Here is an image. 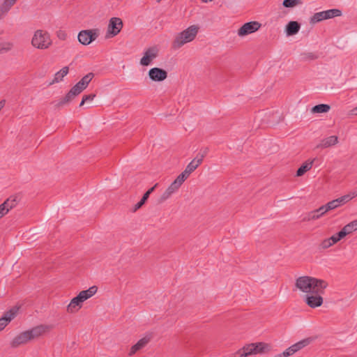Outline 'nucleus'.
I'll return each mask as SVG.
<instances>
[{"label": "nucleus", "instance_id": "72a5a7b5", "mask_svg": "<svg viewBox=\"0 0 357 357\" xmlns=\"http://www.w3.org/2000/svg\"><path fill=\"white\" fill-rule=\"evenodd\" d=\"M181 185L177 182L175 180L170 184V185L167 188V189L169 190V191H171L172 193H174L175 192H176L179 188L181 187Z\"/></svg>", "mask_w": 357, "mask_h": 357}, {"label": "nucleus", "instance_id": "f8f14e48", "mask_svg": "<svg viewBox=\"0 0 357 357\" xmlns=\"http://www.w3.org/2000/svg\"><path fill=\"white\" fill-rule=\"evenodd\" d=\"M149 78L153 82H162L167 77V72L160 68L154 67L148 73Z\"/></svg>", "mask_w": 357, "mask_h": 357}, {"label": "nucleus", "instance_id": "e433bc0d", "mask_svg": "<svg viewBox=\"0 0 357 357\" xmlns=\"http://www.w3.org/2000/svg\"><path fill=\"white\" fill-rule=\"evenodd\" d=\"M319 219V216L313 213V211L308 213L303 219V221H310Z\"/></svg>", "mask_w": 357, "mask_h": 357}, {"label": "nucleus", "instance_id": "49530a36", "mask_svg": "<svg viewBox=\"0 0 357 357\" xmlns=\"http://www.w3.org/2000/svg\"><path fill=\"white\" fill-rule=\"evenodd\" d=\"M336 234L340 241L344 237H345L347 235H348L347 232H346V231L343 228Z\"/></svg>", "mask_w": 357, "mask_h": 357}, {"label": "nucleus", "instance_id": "f257e3e1", "mask_svg": "<svg viewBox=\"0 0 357 357\" xmlns=\"http://www.w3.org/2000/svg\"><path fill=\"white\" fill-rule=\"evenodd\" d=\"M328 282L321 279L311 276H300L296 280L295 286L301 291L308 294L310 293H325Z\"/></svg>", "mask_w": 357, "mask_h": 357}, {"label": "nucleus", "instance_id": "ea45409f", "mask_svg": "<svg viewBox=\"0 0 357 357\" xmlns=\"http://www.w3.org/2000/svg\"><path fill=\"white\" fill-rule=\"evenodd\" d=\"M333 244L331 241L330 238H326L322 241V242L320 244V246L322 249H327L332 246Z\"/></svg>", "mask_w": 357, "mask_h": 357}, {"label": "nucleus", "instance_id": "9d476101", "mask_svg": "<svg viewBox=\"0 0 357 357\" xmlns=\"http://www.w3.org/2000/svg\"><path fill=\"white\" fill-rule=\"evenodd\" d=\"M159 53V49L157 46H152L146 50L144 56L140 59V64L143 66H149L153 59H155Z\"/></svg>", "mask_w": 357, "mask_h": 357}, {"label": "nucleus", "instance_id": "20e7f679", "mask_svg": "<svg viewBox=\"0 0 357 357\" xmlns=\"http://www.w3.org/2000/svg\"><path fill=\"white\" fill-rule=\"evenodd\" d=\"M342 15V11L339 9L333 8L314 13L310 18V23L315 24L324 20L331 19L335 17H339Z\"/></svg>", "mask_w": 357, "mask_h": 357}, {"label": "nucleus", "instance_id": "a878e982", "mask_svg": "<svg viewBox=\"0 0 357 357\" xmlns=\"http://www.w3.org/2000/svg\"><path fill=\"white\" fill-rule=\"evenodd\" d=\"M3 203L6 205L8 210H11L13 208H15L17 205V197L15 196H10L8 199H6Z\"/></svg>", "mask_w": 357, "mask_h": 357}, {"label": "nucleus", "instance_id": "37998d69", "mask_svg": "<svg viewBox=\"0 0 357 357\" xmlns=\"http://www.w3.org/2000/svg\"><path fill=\"white\" fill-rule=\"evenodd\" d=\"M8 212L9 210L3 202L1 204H0V213L3 214V215H6Z\"/></svg>", "mask_w": 357, "mask_h": 357}, {"label": "nucleus", "instance_id": "a18cd8bd", "mask_svg": "<svg viewBox=\"0 0 357 357\" xmlns=\"http://www.w3.org/2000/svg\"><path fill=\"white\" fill-rule=\"evenodd\" d=\"M343 229L346 231V232H347V234H349L351 233H352L353 231H354V229L353 227V226H351V223L349 222L348 223L347 225H346Z\"/></svg>", "mask_w": 357, "mask_h": 357}, {"label": "nucleus", "instance_id": "f03ea898", "mask_svg": "<svg viewBox=\"0 0 357 357\" xmlns=\"http://www.w3.org/2000/svg\"><path fill=\"white\" fill-rule=\"evenodd\" d=\"M198 26L192 25L183 31L177 33L172 42V49L174 50H179L185 44L192 41L195 38L198 33Z\"/></svg>", "mask_w": 357, "mask_h": 357}, {"label": "nucleus", "instance_id": "6e6d98bb", "mask_svg": "<svg viewBox=\"0 0 357 357\" xmlns=\"http://www.w3.org/2000/svg\"><path fill=\"white\" fill-rule=\"evenodd\" d=\"M5 102H6L5 100H2L0 101V111L4 107Z\"/></svg>", "mask_w": 357, "mask_h": 357}, {"label": "nucleus", "instance_id": "5701e85b", "mask_svg": "<svg viewBox=\"0 0 357 357\" xmlns=\"http://www.w3.org/2000/svg\"><path fill=\"white\" fill-rule=\"evenodd\" d=\"M69 68L68 66L63 67L61 70L58 71L54 75V79L50 83V84H53L54 83H58L60 81L63 80V78L68 73Z\"/></svg>", "mask_w": 357, "mask_h": 357}, {"label": "nucleus", "instance_id": "1a4fd4ad", "mask_svg": "<svg viewBox=\"0 0 357 357\" xmlns=\"http://www.w3.org/2000/svg\"><path fill=\"white\" fill-rule=\"evenodd\" d=\"M248 356L257 354H264L269 351L270 346L265 342H256L245 345Z\"/></svg>", "mask_w": 357, "mask_h": 357}, {"label": "nucleus", "instance_id": "0eeeda50", "mask_svg": "<svg viewBox=\"0 0 357 357\" xmlns=\"http://www.w3.org/2000/svg\"><path fill=\"white\" fill-rule=\"evenodd\" d=\"M261 26V24L257 21L246 22L238 29V36L243 37L258 31Z\"/></svg>", "mask_w": 357, "mask_h": 357}, {"label": "nucleus", "instance_id": "423d86ee", "mask_svg": "<svg viewBox=\"0 0 357 357\" xmlns=\"http://www.w3.org/2000/svg\"><path fill=\"white\" fill-rule=\"evenodd\" d=\"M123 21L119 17H112L109 21L106 38H112L118 35L123 28Z\"/></svg>", "mask_w": 357, "mask_h": 357}, {"label": "nucleus", "instance_id": "bb28decb", "mask_svg": "<svg viewBox=\"0 0 357 357\" xmlns=\"http://www.w3.org/2000/svg\"><path fill=\"white\" fill-rule=\"evenodd\" d=\"M300 56L302 61H313L318 59V55L314 52H303Z\"/></svg>", "mask_w": 357, "mask_h": 357}, {"label": "nucleus", "instance_id": "680f3d73", "mask_svg": "<svg viewBox=\"0 0 357 357\" xmlns=\"http://www.w3.org/2000/svg\"><path fill=\"white\" fill-rule=\"evenodd\" d=\"M157 2H160L162 0H155Z\"/></svg>", "mask_w": 357, "mask_h": 357}, {"label": "nucleus", "instance_id": "7ed1b4c3", "mask_svg": "<svg viewBox=\"0 0 357 357\" xmlns=\"http://www.w3.org/2000/svg\"><path fill=\"white\" fill-rule=\"evenodd\" d=\"M52 42L50 33L45 30L38 29L34 32L31 39V45L39 50L49 48Z\"/></svg>", "mask_w": 357, "mask_h": 357}, {"label": "nucleus", "instance_id": "3c124183", "mask_svg": "<svg viewBox=\"0 0 357 357\" xmlns=\"http://www.w3.org/2000/svg\"><path fill=\"white\" fill-rule=\"evenodd\" d=\"M329 238L333 245L340 241L338 237L337 236V234L333 235Z\"/></svg>", "mask_w": 357, "mask_h": 357}, {"label": "nucleus", "instance_id": "052dcab7", "mask_svg": "<svg viewBox=\"0 0 357 357\" xmlns=\"http://www.w3.org/2000/svg\"><path fill=\"white\" fill-rule=\"evenodd\" d=\"M3 216H4V215H3V214L0 213V219H1V218H3Z\"/></svg>", "mask_w": 357, "mask_h": 357}, {"label": "nucleus", "instance_id": "6ab92c4d", "mask_svg": "<svg viewBox=\"0 0 357 357\" xmlns=\"http://www.w3.org/2000/svg\"><path fill=\"white\" fill-rule=\"evenodd\" d=\"M301 28L300 24L296 21H290L286 25V33L287 36H294L296 34Z\"/></svg>", "mask_w": 357, "mask_h": 357}, {"label": "nucleus", "instance_id": "c9c22d12", "mask_svg": "<svg viewBox=\"0 0 357 357\" xmlns=\"http://www.w3.org/2000/svg\"><path fill=\"white\" fill-rule=\"evenodd\" d=\"M173 193L169 191V189L167 188V190L164 192V193L161 195L160 199H159V202L160 203H162L163 202H165V200H167L168 198H169L172 195Z\"/></svg>", "mask_w": 357, "mask_h": 357}, {"label": "nucleus", "instance_id": "5fc2aeb1", "mask_svg": "<svg viewBox=\"0 0 357 357\" xmlns=\"http://www.w3.org/2000/svg\"><path fill=\"white\" fill-rule=\"evenodd\" d=\"M9 5L13 6L17 1V0H5Z\"/></svg>", "mask_w": 357, "mask_h": 357}, {"label": "nucleus", "instance_id": "f3484780", "mask_svg": "<svg viewBox=\"0 0 357 357\" xmlns=\"http://www.w3.org/2000/svg\"><path fill=\"white\" fill-rule=\"evenodd\" d=\"M48 329V326L45 325H39L26 331L30 336V340H33L42 335Z\"/></svg>", "mask_w": 357, "mask_h": 357}, {"label": "nucleus", "instance_id": "412c9836", "mask_svg": "<svg viewBox=\"0 0 357 357\" xmlns=\"http://www.w3.org/2000/svg\"><path fill=\"white\" fill-rule=\"evenodd\" d=\"M158 183L155 184L154 186L149 189L142 196L141 200L138 202L134 206L133 211L135 212L138 209H139L147 201L149 197V195L154 191L155 188L157 187Z\"/></svg>", "mask_w": 357, "mask_h": 357}, {"label": "nucleus", "instance_id": "864d4df0", "mask_svg": "<svg viewBox=\"0 0 357 357\" xmlns=\"http://www.w3.org/2000/svg\"><path fill=\"white\" fill-rule=\"evenodd\" d=\"M182 174H185V177H186V178H188V177L190 176V174H191V172H190L189 170H188L186 168L182 172Z\"/></svg>", "mask_w": 357, "mask_h": 357}, {"label": "nucleus", "instance_id": "b1692460", "mask_svg": "<svg viewBox=\"0 0 357 357\" xmlns=\"http://www.w3.org/2000/svg\"><path fill=\"white\" fill-rule=\"evenodd\" d=\"M331 109V106L327 104H319L312 107L311 112L314 114L316 113H326Z\"/></svg>", "mask_w": 357, "mask_h": 357}, {"label": "nucleus", "instance_id": "dca6fc26", "mask_svg": "<svg viewBox=\"0 0 357 357\" xmlns=\"http://www.w3.org/2000/svg\"><path fill=\"white\" fill-rule=\"evenodd\" d=\"M29 340H31L30 336H29V333L26 331H24V332L20 333L16 337H15V338L11 342L10 345L12 347L16 348L21 344H26Z\"/></svg>", "mask_w": 357, "mask_h": 357}, {"label": "nucleus", "instance_id": "a19ab883", "mask_svg": "<svg viewBox=\"0 0 357 357\" xmlns=\"http://www.w3.org/2000/svg\"><path fill=\"white\" fill-rule=\"evenodd\" d=\"M80 308L75 306L73 303H70L67 306V312L69 313H75L77 312Z\"/></svg>", "mask_w": 357, "mask_h": 357}, {"label": "nucleus", "instance_id": "2f4dec72", "mask_svg": "<svg viewBox=\"0 0 357 357\" xmlns=\"http://www.w3.org/2000/svg\"><path fill=\"white\" fill-rule=\"evenodd\" d=\"M248 356V354L247 353V351H245V346L238 350L236 353L232 354L229 357H247Z\"/></svg>", "mask_w": 357, "mask_h": 357}, {"label": "nucleus", "instance_id": "de8ad7c7", "mask_svg": "<svg viewBox=\"0 0 357 357\" xmlns=\"http://www.w3.org/2000/svg\"><path fill=\"white\" fill-rule=\"evenodd\" d=\"M336 234L340 241L344 237H345L347 235H348L347 232H346V231L343 228Z\"/></svg>", "mask_w": 357, "mask_h": 357}, {"label": "nucleus", "instance_id": "79ce46f5", "mask_svg": "<svg viewBox=\"0 0 357 357\" xmlns=\"http://www.w3.org/2000/svg\"><path fill=\"white\" fill-rule=\"evenodd\" d=\"M70 303H73L75 306H77L78 307L81 308L82 303L83 302L81 301L78 296H76L71 300Z\"/></svg>", "mask_w": 357, "mask_h": 357}, {"label": "nucleus", "instance_id": "09e8293b", "mask_svg": "<svg viewBox=\"0 0 357 357\" xmlns=\"http://www.w3.org/2000/svg\"><path fill=\"white\" fill-rule=\"evenodd\" d=\"M57 36L59 39L61 40H66V37H67V34L65 31H59L58 33H57Z\"/></svg>", "mask_w": 357, "mask_h": 357}, {"label": "nucleus", "instance_id": "a211bd4d", "mask_svg": "<svg viewBox=\"0 0 357 357\" xmlns=\"http://www.w3.org/2000/svg\"><path fill=\"white\" fill-rule=\"evenodd\" d=\"M338 142V137L335 135H332L328 137L323 139L320 144L317 145V148L325 149L334 146Z\"/></svg>", "mask_w": 357, "mask_h": 357}, {"label": "nucleus", "instance_id": "7c9ffc66", "mask_svg": "<svg viewBox=\"0 0 357 357\" xmlns=\"http://www.w3.org/2000/svg\"><path fill=\"white\" fill-rule=\"evenodd\" d=\"M351 199H352V197H351L349 195H344L341 197H339L335 200L337 202V206H340L347 203Z\"/></svg>", "mask_w": 357, "mask_h": 357}, {"label": "nucleus", "instance_id": "39448f33", "mask_svg": "<svg viewBox=\"0 0 357 357\" xmlns=\"http://www.w3.org/2000/svg\"><path fill=\"white\" fill-rule=\"evenodd\" d=\"M99 36L97 29H86L80 31L77 36L78 41L83 45H88L96 40Z\"/></svg>", "mask_w": 357, "mask_h": 357}, {"label": "nucleus", "instance_id": "4468645a", "mask_svg": "<svg viewBox=\"0 0 357 357\" xmlns=\"http://www.w3.org/2000/svg\"><path fill=\"white\" fill-rule=\"evenodd\" d=\"M151 335H146L145 337L138 340V342L135 344L131 347L130 351L128 353V356H132L138 351L144 348L147 345V344L151 341Z\"/></svg>", "mask_w": 357, "mask_h": 357}, {"label": "nucleus", "instance_id": "bf43d9fd", "mask_svg": "<svg viewBox=\"0 0 357 357\" xmlns=\"http://www.w3.org/2000/svg\"><path fill=\"white\" fill-rule=\"evenodd\" d=\"M274 357H284V356H282V353H280V354L275 355Z\"/></svg>", "mask_w": 357, "mask_h": 357}, {"label": "nucleus", "instance_id": "f704fd0d", "mask_svg": "<svg viewBox=\"0 0 357 357\" xmlns=\"http://www.w3.org/2000/svg\"><path fill=\"white\" fill-rule=\"evenodd\" d=\"M96 97V94L95 93H91V94H89V95H84L83 97H82V100L79 104V107H82V105H84V102H86V101H89V100H93V98Z\"/></svg>", "mask_w": 357, "mask_h": 357}, {"label": "nucleus", "instance_id": "4c0bfd02", "mask_svg": "<svg viewBox=\"0 0 357 357\" xmlns=\"http://www.w3.org/2000/svg\"><path fill=\"white\" fill-rule=\"evenodd\" d=\"M313 213L314 214H317V215L319 216V218L323 216L327 211H326V208L324 207V205L320 206L319 208L315 209L313 211Z\"/></svg>", "mask_w": 357, "mask_h": 357}, {"label": "nucleus", "instance_id": "13d9d810", "mask_svg": "<svg viewBox=\"0 0 357 357\" xmlns=\"http://www.w3.org/2000/svg\"><path fill=\"white\" fill-rule=\"evenodd\" d=\"M352 114L354 115H357V107L352 109Z\"/></svg>", "mask_w": 357, "mask_h": 357}, {"label": "nucleus", "instance_id": "2eb2a0df", "mask_svg": "<svg viewBox=\"0 0 357 357\" xmlns=\"http://www.w3.org/2000/svg\"><path fill=\"white\" fill-rule=\"evenodd\" d=\"M76 96L77 94L70 89L64 97L56 102H53L52 104H54L55 108H61L70 103Z\"/></svg>", "mask_w": 357, "mask_h": 357}, {"label": "nucleus", "instance_id": "ddd939ff", "mask_svg": "<svg viewBox=\"0 0 357 357\" xmlns=\"http://www.w3.org/2000/svg\"><path fill=\"white\" fill-rule=\"evenodd\" d=\"M19 307H13L8 311L6 312L0 318V331H2L8 323L16 316Z\"/></svg>", "mask_w": 357, "mask_h": 357}, {"label": "nucleus", "instance_id": "603ef678", "mask_svg": "<svg viewBox=\"0 0 357 357\" xmlns=\"http://www.w3.org/2000/svg\"><path fill=\"white\" fill-rule=\"evenodd\" d=\"M354 230H357V219L351 222Z\"/></svg>", "mask_w": 357, "mask_h": 357}, {"label": "nucleus", "instance_id": "393cba45", "mask_svg": "<svg viewBox=\"0 0 357 357\" xmlns=\"http://www.w3.org/2000/svg\"><path fill=\"white\" fill-rule=\"evenodd\" d=\"M314 340V337H307L296 342V344H294V346L296 349V351H298L300 349L304 348L305 347L309 345Z\"/></svg>", "mask_w": 357, "mask_h": 357}, {"label": "nucleus", "instance_id": "c756f323", "mask_svg": "<svg viewBox=\"0 0 357 357\" xmlns=\"http://www.w3.org/2000/svg\"><path fill=\"white\" fill-rule=\"evenodd\" d=\"M207 153H208V149L206 148L204 150L203 153H199L197 155V156L193 159V160H195L196 162H197L198 165L199 166L202 164L204 158L206 155Z\"/></svg>", "mask_w": 357, "mask_h": 357}, {"label": "nucleus", "instance_id": "aec40b11", "mask_svg": "<svg viewBox=\"0 0 357 357\" xmlns=\"http://www.w3.org/2000/svg\"><path fill=\"white\" fill-rule=\"evenodd\" d=\"M98 291L96 286H92L86 290H83L78 294V296L82 302L92 297Z\"/></svg>", "mask_w": 357, "mask_h": 357}, {"label": "nucleus", "instance_id": "473e14b6", "mask_svg": "<svg viewBox=\"0 0 357 357\" xmlns=\"http://www.w3.org/2000/svg\"><path fill=\"white\" fill-rule=\"evenodd\" d=\"M324 207L326 208V211L328 212L329 211L333 210L338 207L337 202L335 200H332L329 202H328L326 204L324 205Z\"/></svg>", "mask_w": 357, "mask_h": 357}, {"label": "nucleus", "instance_id": "c03bdc74", "mask_svg": "<svg viewBox=\"0 0 357 357\" xmlns=\"http://www.w3.org/2000/svg\"><path fill=\"white\" fill-rule=\"evenodd\" d=\"M186 179L187 178L186 177H185V174H182L181 172L175 179V181H177L181 185Z\"/></svg>", "mask_w": 357, "mask_h": 357}, {"label": "nucleus", "instance_id": "6e6552de", "mask_svg": "<svg viewBox=\"0 0 357 357\" xmlns=\"http://www.w3.org/2000/svg\"><path fill=\"white\" fill-rule=\"evenodd\" d=\"M324 293H310L304 296V301L311 308H316L322 305Z\"/></svg>", "mask_w": 357, "mask_h": 357}, {"label": "nucleus", "instance_id": "4be33fe9", "mask_svg": "<svg viewBox=\"0 0 357 357\" xmlns=\"http://www.w3.org/2000/svg\"><path fill=\"white\" fill-rule=\"evenodd\" d=\"M314 160H307L304 163L301 165V166L296 171V176H303L305 172L309 171L313 165Z\"/></svg>", "mask_w": 357, "mask_h": 357}, {"label": "nucleus", "instance_id": "9b49d317", "mask_svg": "<svg viewBox=\"0 0 357 357\" xmlns=\"http://www.w3.org/2000/svg\"><path fill=\"white\" fill-rule=\"evenodd\" d=\"M94 77V74L93 73H89L85 76H84L75 86H73L71 89L73 92L78 96L85 89L87 88L89 84Z\"/></svg>", "mask_w": 357, "mask_h": 357}, {"label": "nucleus", "instance_id": "8fccbe9b", "mask_svg": "<svg viewBox=\"0 0 357 357\" xmlns=\"http://www.w3.org/2000/svg\"><path fill=\"white\" fill-rule=\"evenodd\" d=\"M286 351H287V352L290 354V356L293 355L297 351L294 344L289 347L288 349H287Z\"/></svg>", "mask_w": 357, "mask_h": 357}, {"label": "nucleus", "instance_id": "58836bf2", "mask_svg": "<svg viewBox=\"0 0 357 357\" xmlns=\"http://www.w3.org/2000/svg\"><path fill=\"white\" fill-rule=\"evenodd\" d=\"M199 167L198 163L195 160H192L186 167V169L190 171V172H193L197 167Z\"/></svg>", "mask_w": 357, "mask_h": 357}, {"label": "nucleus", "instance_id": "cd10ccee", "mask_svg": "<svg viewBox=\"0 0 357 357\" xmlns=\"http://www.w3.org/2000/svg\"><path fill=\"white\" fill-rule=\"evenodd\" d=\"M11 7L5 0L3 1V3L0 6V20L7 14Z\"/></svg>", "mask_w": 357, "mask_h": 357}, {"label": "nucleus", "instance_id": "c85d7f7f", "mask_svg": "<svg viewBox=\"0 0 357 357\" xmlns=\"http://www.w3.org/2000/svg\"><path fill=\"white\" fill-rule=\"evenodd\" d=\"M300 3H301V0H284L282 5L285 8H293Z\"/></svg>", "mask_w": 357, "mask_h": 357}, {"label": "nucleus", "instance_id": "4d7b16f0", "mask_svg": "<svg viewBox=\"0 0 357 357\" xmlns=\"http://www.w3.org/2000/svg\"><path fill=\"white\" fill-rule=\"evenodd\" d=\"M282 356L284 357H289L290 356V354H289L287 351L285 350L284 351L282 352Z\"/></svg>", "mask_w": 357, "mask_h": 357}]
</instances>
